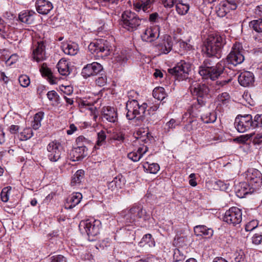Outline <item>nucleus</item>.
<instances>
[{"mask_svg":"<svg viewBox=\"0 0 262 262\" xmlns=\"http://www.w3.org/2000/svg\"><path fill=\"white\" fill-rule=\"evenodd\" d=\"M147 105L144 103L139 105L136 100H129L126 102V108L127 111L126 118L128 120L135 119L139 122H142L146 117V109Z\"/></svg>","mask_w":262,"mask_h":262,"instance_id":"nucleus-3","label":"nucleus"},{"mask_svg":"<svg viewBox=\"0 0 262 262\" xmlns=\"http://www.w3.org/2000/svg\"><path fill=\"white\" fill-rule=\"evenodd\" d=\"M148 150V148L146 145H143L139 147L137 151H134L128 154L127 157L134 162L139 161L140 159Z\"/></svg>","mask_w":262,"mask_h":262,"instance_id":"nucleus-23","label":"nucleus"},{"mask_svg":"<svg viewBox=\"0 0 262 262\" xmlns=\"http://www.w3.org/2000/svg\"><path fill=\"white\" fill-rule=\"evenodd\" d=\"M116 60L120 63H125L127 60L126 52L121 51L119 54L116 56Z\"/></svg>","mask_w":262,"mask_h":262,"instance_id":"nucleus-52","label":"nucleus"},{"mask_svg":"<svg viewBox=\"0 0 262 262\" xmlns=\"http://www.w3.org/2000/svg\"><path fill=\"white\" fill-rule=\"evenodd\" d=\"M106 135L105 132L101 131L97 134V141L95 146V148H98L105 142Z\"/></svg>","mask_w":262,"mask_h":262,"instance_id":"nucleus-45","label":"nucleus"},{"mask_svg":"<svg viewBox=\"0 0 262 262\" xmlns=\"http://www.w3.org/2000/svg\"><path fill=\"white\" fill-rule=\"evenodd\" d=\"M56 67L59 73L63 76H67L71 72V69L69 67V63L65 59H60Z\"/></svg>","mask_w":262,"mask_h":262,"instance_id":"nucleus-30","label":"nucleus"},{"mask_svg":"<svg viewBox=\"0 0 262 262\" xmlns=\"http://www.w3.org/2000/svg\"><path fill=\"white\" fill-rule=\"evenodd\" d=\"M154 2L155 0H140L134 3L133 6L136 11H139L142 9L144 12H146Z\"/></svg>","mask_w":262,"mask_h":262,"instance_id":"nucleus-29","label":"nucleus"},{"mask_svg":"<svg viewBox=\"0 0 262 262\" xmlns=\"http://www.w3.org/2000/svg\"><path fill=\"white\" fill-rule=\"evenodd\" d=\"M224 2H226L230 8L235 10L237 9L238 5L239 4L241 0H225Z\"/></svg>","mask_w":262,"mask_h":262,"instance_id":"nucleus-55","label":"nucleus"},{"mask_svg":"<svg viewBox=\"0 0 262 262\" xmlns=\"http://www.w3.org/2000/svg\"><path fill=\"white\" fill-rule=\"evenodd\" d=\"M189 89L192 95L197 97V99L200 98L205 100L209 92V89L206 85L196 82H193L190 86Z\"/></svg>","mask_w":262,"mask_h":262,"instance_id":"nucleus-13","label":"nucleus"},{"mask_svg":"<svg viewBox=\"0 0 262 262\" xmlns=\"http://www.w3.org/2000/svg\"><path fill=\"white\" fill-rule=\"evenodd\" d=\"M239 84L243 86H249L253 85L254 77L252 73L249 71L242 72L238 77Z\"/></svg>","mask_w":262,"mask_h":262,"instance_id":"nucleus-18","label":"nucleus"},{"mask_svg":"<svg viewBox=\"0 0 262 262\" xmlns=\"http://www.w3.org/2000/svg\"><path fill=\"white\" fill-rule=\"evenodd\" d=\"M178 45L181 48V51H187L190 50L192 49L191 45L184 41H179Z\"/></svg>","mask_w":262,"mask_h":262,"instance_id":"nucleus-53","label":"nucleus"},{"mask_svg":"<svg viewBox=\"0 0 262 262\" xmlns=\"http://www.w3.org/2000/svg\"><path fill=\"white\" fill-rule=\"evenodd\" d=\"M254 128L262 127V114L256 115L253 119Z\"/></svg>","mask_w":262,"mask_h":262,"instance_id":"nucleus-50","label":"nucleus"},{"mask_svg":"<svg viewBox=\"0 0 262 262\" xmlns=\"http://www.w3.org/2000/svg\"><path fill=\"white\" fill-rule=\"evenodd\" d=\"M89 49L93 53L100 54L99 56H106L110 54L112 46L106 39H99L95 42H91L89 46Z\"/></svg>","mask_w":262,"mask_h":262,"instance_id":"nucleus-8","label":"nucleus"},{"mask_svg":"<svg viewBox=\"0 0 262 262\" xmlns=\"http://www.w3.org/2000/svg\"><path fill=\"white\" fill-rule=\"evenodd\" d=\"M248 185L246 182L240 183L236 186L235 191L236 195L239 198H244L249 193L248 189Z\"/></svg>","mask_w":262,"mask_h":262,"instance_id":"nucleus-33","label":"nucleus"},{"mask_svg":"<svg viewBox=\"0 0 262 262\" xmlns=\"http://www.w3.org/2000/svg\"><path fill=\"white\" fill-rule=\"evenodd\" d=\"M200 116L202 120L205 123H213L216 119V113L214 112H210L208 111L207 108Z\"/></svg>","mask_w":262,"mask_h":262,"instance_id":"nucleus-32","label":"nucleus"},{"mask_svg":"<svg viewBox=\"0 0 262 262\" xmlns=\"http://www.w3.org/2000/svg\"><path fill=\"white\" fill-rule=\"evenodd\" d=\"M231 10H234L230 8L229 5L224 2L220 3L216 7V13L217 15L221 17H223L226 16V15L228 13L230 12Z\"/></svg>","mask_w":262,"mask_h":262,"instance_id":"nucleus-31","label":"nucleus"},{"mask_svg":"<svg viewBox=\"0 0 262 262\" xmlns=\"http://www.w3.org/2000/svg\"><path fill=\"white\" fill-rule=\"evenodd\" d=\"M244 52V50L242 43L236 42L233 45L230 53L227 56V61L235 66L242 63L245 59Z\"/></svg>","mask_w":262,"mask_h":262,"instance_id":"nucleus-7","label":"nucleus"},{"mask_svg":"<svg viewBox=\"0 0 262 262\" xmlns=\"http://www.w3.org/2000/svg\"><path fill=\"white\" fill-rule=\"evenodd\" d=\"M43 113L38 112L34 116V120L32 122V126L34 129H38L41 126V121L42 119Z\"/></svg>","mask_w":262,"mask_h":262,"instance_id":"nucleus-42","label":"nucleus"},{"mask_svg":"<svg viewBox=\"0 0 262 262\" xmlns=\"http://www.w3.org/2000/svg\"><path fill=\"white\" fill-rule=\"evenodd\" d=\"M194 232L196 236H204L206 238H210L213 234V230L204 225L195 226Z\"/></svg>","mask_w":262,"mask_h":262,"instance_id":"nucleus-25","label":"nucleus"},{"mask_svg":"<svg viewBox=\"0 0 262 262\" xmlns=\"http://www.w3.org/2000/svg\"><path fill=\"white\" fill-rule=\"evenodd\" d=\"M120 23L121 26L129 32L137 30L141 24L142 20L137 14L130 11H125L122 14Z\"/></svg>","mask_w":262,"mask_h":262,"instance_id":"nucleus-4","label":"nucleus"},{"mask_svg":"<svg viewBox=\"0 0 262 262\" xmlns=\"http://www.w3.org/2000/svg\"><path fill=\"white\" fill-rule=\"evenodd\" d=\"M40 71L43 76L47 77L51 84L55 83V80L54 79V77L50 69L47 67V64L43 63L40 69Z\"/></svg>","mask_w":262,"mask_h":262,"instance_id":"nucleus-35","label":"nucleus"},{"mask_svg":"<svg viewBox=\"0 0 262 262\" xmlns=\"http://www.w3.org/2000/svg\"><path fill=\"white\" fill-rule=\"evenodd\" d=\"M102 118L106 121L114 123L117 120V113L114 107L107 106L103 107Z\"/></svg>","mask_w":262,"mask_h":262,"instance_id":"nucleus-19","label":"nucleus"},{"mask_svg":"<svg viewBox=\"0 0 262 262\" xmlns=\"http://www.w3.org/2000/svg\"><path fill=\"white\" fill-rule=\"evenodd\" d=\"M86 147L83 145L75 148L71 152V155L74 158L73 161H78L82 159L86 156Z\"/></svg>","mask_w":262,"mask_h":262,"instance_id":"nucleus-26","label":"nucleus"},{"mask_svg":"<svg viewBox=\"0 0 262 262\" xmlns=\"http://www.w3.org/2000/svg\"><path fill=\"white\" fill-rule=\"evenodd\" d=\"M98 75L99 76L96 79V84L99 86L105 85L107 82V77L104 71H103L102 73H100Z\"/></svg>","mask_w":262,"mask_h":262,"instance_id":"nucleus-46","label":"nucleus"},{"mask_svg":"<svg viewBox=\"0 0 262 262\" xmlns=\"http://www.w3.org/2000/svg\"><path fill=\"white\" fill-rule=\"evenodd\" d=\"M47 157L53 162L58 161L64 154L61 143L56 140L50 142L47 146Z\"/></svg>","mask_w":262,"mask_h":262,"instance_id":"nucleus-9","label":"nucleus"},{"mask_svg":"<svg viewBox=\"0 0 262 262\" xmlns=\"http://www.w3.org/2000/svg\"><path fill=\"white\" fill-rule=\"evenodd\" d=\"M160 34V28L158 26L147 28L141 35L143 41L151 42L158 38Z\"/></svg>","mask_w":262,"mask_h":262,"instance_id":"nucleus-16","label":"nucleus"},{"mask_svg":"<svg viewBox=\"0 0 262 262\" xmlns=\"http://www.w3.org/2000/svg\"><path fill=\"white\" fill-rule=\"evenodd\" d=\"M11 187H6L4 188L1 193V200L4 202H7L9 200V196Z\"/></svg>","mask_w":262,"mask_h":262,"instance_id":"nucleus-47","label":"nucleus"},{"mask_svg":"<svg viewBox=\"0 0 262 262\" xmlns=\"http://www.w3.org/2000/svg\"><path fill=\"white\" fill-rule=\"evenodd\" d=\"M165 7L171 8L176 3L177 0H161Z\"/></svg>","mask_w":262,"mask_h":262,"instance_id":"nucleus-60","label":"nucleus"},{"mask_svg":"<svg viewBox=\"0 0 262 262\" xmlns=\"http://www.w3.org/2000/svg\"><path fill=\"white\" fill-rule=\"evenodd\" d=\"M47 97L50 101H55L57 98L58 94L54 91H51L48 92Z\"/></svg>","mask_w":262,"mask_h":262,"instance_id":"nucleus-59","label":"nucleus"},{"mask_svg":"<svg viewBox=\"0 0 262 262\" xmlns=\"http://www.w3.org/2000/svg\"><path fill=\"white\" fill-rule=\"evenodd\" d=\"M103 71V68L100 63L94 62L85 66L82 70L81 74L83 77L87 78L102 73Z\"/></svg>","mask_w":262,"mask_h":262,"instance_id":"nucleus-14","label":"nucleus"},{"mask_svg":"<svg viewBox=\"0 0 262 262\" xmlns=\"http://www.w3.org/2000/svg\"><path fill=\"white\" fill-rule=\"evenodd\" d=\"M125 178L122 174H118L113 180L107 183V187L111 191H116L122 188L125 184Z\"/></svg>","mask_w":262,"mask_h":262,"instance_id":"nucleus-20","label":"nucleus"},{"mask_svg":"<svg viewBox=\"0 0 262 262\" xmlns=\"http://www.w3.org/2000/svg\"><path fill=\"white\" fill-rule=\"evenodd\" d=\"M247 179L250 185L255 187L262 183L261 173L256 169H250L247 171Z\"/></svg>","mask_w":262,"mask_h":262,"instance_id":"nucleus-15","label":"nucleus"},{"mask_svg":"<svg viewBox=\"0 0 262 262\" xmlns=\"http://www.w3.org/2000/svg\"><path fill=\"white\" fill-rule=\"evenodd\" d=\"M139 245L140 247H152L155 246V242L150 234H146L143 236Z\"/></svg>","mask_w":262,"mask_h":262,"instance_id":"nucleus-34","label":"nucleus"},{"mask_svg":"<svg viewBox=\"0 0 262 262\" xmlns=\"http://www.w3.org/2000/svg\"><path fill=\"white\" fill-rule=\"evenodd\" d=\"M62 49L63 52L67 55L74 56L77 54L79 51L78 44L74 42H69L63 43Z\"/></svg>","mask_w":262,"mask_h":262,"instance_id":"nucleus-27","label":"nucleus"},{"mask_svg":"<svg viewBox=\"0 0 262 262\" xmlns=\"http://www.w3.org/2000/svg\"><path fill=\"white\" fill-rule=\"evenodd\" d=\"M230 101V96L227 93H223L219 94L216 99V103L217 105H227Z\"/></svg>","mask_w":262,"mask_h":262,"instance_id":"nucleus-37","label":"nucleus"},{"mask_svg":"<svg viewBox=\"0 0 262 262\" xmlns=\"http://www.w3.org/2000/svg\"><path fill=\"white\" fill-rule=\"evenodd\" d=\"M252 134H247L241 135L239 137H237L234 139L235 141H237L240 143H245L251 137H252Z\"/></svg>","mask_w":262,"mask_h":262,"instance_id":"nucleus-54","label":"nucleus"},{"mask_svg":"<svg viewBox=\"0 0 262 262\" xmlns=\"http://www.w3.org/2000/svg\"><path fill=\"white\" fill-rule=\"evenodd\" d=\"M258 222L257 220H252L248 222L245 226V230L247 231H251L257 227Z\"/></svg>","mask_w":262,"mask_h":262,"instance_id":"nucleus-51","label":"nucleus"},{"mask_svg":"<svg viewBox=\"0 0 262 262\" xmlns=\"http://www.w3.org/2000/svg\"><path fill=\"white\" fill-rule=\"evenodd\" d=\"M172 47V41L169 36H165L162 42L158 45L159 49L163 54L168 53L171 50Z\"/></svg>","mask_w":262,"mask_h":262,"instance_id":"nucleus-28","label":"nucleus"},{"mask_svg":"<svg viewBox=\"0 0 262 262\" xmlns=\"http://www.w3.org/2000/svg\"><path fill=\"white\" fill-rule=\"evenodd\" d=\"M225 70V61L222 60L215 66H212L211 60L209 59L204 60L202 66L200 67L199 74L204 79L215 80L223 73Z\"/></svg>","mask_w":262,"mask_h":262,"instance_id":"nucleus-2","label":"nucleus"},{"mask_svg":"<svg viewBox=\"0 0 262 262\" xmlns=\"http://www.w3.org/2000/svg\"><path fill=\"white\" fill-rule=\"evenodd\" d=\"M250 27L258 33H262V18L253 20L249 23Z\"/></svg>","mask_w":262,"mask_h":262,"instance_id":"nucleus-43","label":"nucleus"},{"mask_svg":"<svg viewBox=\"0 0 262 262\" xmlns=\"http://www.w3.org/2000/svg\"><path fill=\"white\" fill-rule=\"evenodd\" d=\"M45 46L42 42H38L33 51V58L39 62L45 59Z\"/></svg>","mask_w":262,"mask_h":262,"instance_id":"nucleus-21","label":"nucleus"},{"mask_svg":"<svg viewBox=\"0 0 262 262\" xmlns=\"http://www.w3.org/2000/svg\"><path fill=\"white\" fill-rule=\"evenodd\" d=\"M19 82L23 87H27L30 83L29 77L26 75H21L18 78Z\"/></svg>","mask_w":262,"mask_h":262,"instance_id":"nucleus-48","label":"nucleus"},{"mask_svg":"<svg viewBox=\"0 0 262 262\" xmlns=\"http://www.w3.org/2000/svg\"><path fill=\"white\" fill-rule=\"evenodd\" d=\"M101 227V223L99 220H94L81 221L79 228L81 231H85L90 241H94V237L98 235Z\"/></svg>","mask_w":262,"mask_h":262,"instance_id":"nucleus-5","label":"nucleus"},{"mask_svg":"<svg viewBox=\"0 0 262 262\" xmlns=\"http://www.w3.org/2000/svg\"><path fill=\"white\" fill-rule=\"evenodd\" d=\"M9 28L6 26H0V34L1 37L4 39L9 38V34L8 33Z\"/></svg>","mask_w":262,"mask_h":262,"instance_id":"nucleus-56","label":"nucleus"},{"mask_svg":"<svg viewBox=\"0 0 262 262\" xmlns=\"http://www.w3.org/2000/svg\"><path fill=\"white\" fill-rule=\"evenodd\" d=\"M205 104L206 100L198 98L196 101L192 105L190 113L192 115L199 116L198 113H201L202 114L206 111Z\"/></svg>","mask_w":262,"mask_h":262,"instance_id":"nucleus-24","label":"nucleus"},{"mask_svg":"<svg viewBox=\"0 0 262 262\" xmlns=\"http://www.w3.org/2000/svg\"><path fill=\"white\" fill-rule=\"evenodd\" d=\"M226 44V36L219 33L209 34L205 41L206 54L208 57L221 56L222 50Z\"/></svg>","mask_w":262,"mask_h":262,"instance_id":"nucleus-1","label":"nucleus"},{"mask_svg":"<svg viewBox=\"0 0 262 262\" xmlns=\"http://www.w3.org/2000/svg\"><path fill=\"white\" fill-rule=\"evenodd\" d=\"M234 125L237 130L239 133H244L251 128H254L251 115L237 116L235 119Z\"/></svg>","mask_w":262,"mask_h":262,"instance_id":"nucleus-11","label":"nucleus"},{"mask_svg":"<svg viewBox=\"0 0 262 262\" xmlns=\"http://www.w3.org/2000/svg\"><path fill=\"white\" fill-rule=\"evenodd\" d=\"M84 171L83 170H78L72 177L71 180V185L72 186H76L81 182L82 180L83 179Z\"/></svg>","mask_w":262,"mask_h":262,"instance_id":"nucleus-38","label":"nucleus"},{"mask_svg":"<svg viewBox=\"0 0 262 262\" xmlns=\"http://www.w3.org/2000/svg\"><path fill=\"white\" fill-rule=\"evenodd\" d=\"M173 257L176 261H181L185 259V256L183 254H181L179 249L175 250Z\"/></svg>","mask_w":262,"mask_h":262,"instance_id":"nucleus-57","label":"nucleus"},{"mask_svg":"<svg viewBox=\"0 0 262 262\" xmlns=\"http://www.w3.org/2000/svg\"><path fill=\"white\" fill-rule=\"evenodd\" d=\"M187 237L186 236L178 237L177 238H174V242L177 244H179L180 246H183V245H186L185 242L186 241Z\"/></svg>","mask_w":262,"mask_h":262,"instance_id":"nucleus-61","label":"nucleus"},{"mask_svg":"<svg viewBox=\"0 0 262 262\" xmlns=\"http://www.w3.org/2000/svg\"><path fill=\"white\" fill-rule=\"evenodd\" d=\"M176 11L180 15H183L187 13L189 9V5L181 2H178L176 5Z\"/></svg>","mask_w":262,"mask_h":262,"instance_id":"nucleus-41","label":"nucleus"},{"mask_svg":"<svg viewBox=\"0 0 262 262\" xmlns=\"http://www.w3.org/2000/svg\"><path fill=\"white\" fill-rule=\"evenodd\" d=\"M152 95L155 98L162 101L166 97V94L163 88L158 87L153 90Z\"/></svg>","mask_w":262,"mask_h":262,"instance_id":"nucleus-39","label":"nucleus"},{"mask_svg":"<svg viewBox=\"0 0 262 262\" xmlns=\"http://www.w3.org/2000/svg\"><path fill=\"white\" fill-rule=\"evenodd\" d=\"M143 167L145 171L152 174L157 173L160 170V166L156 163L149 164L146 162L143 164Z\"/></svg>","mask_w":262,"mask_h":262,"instance_id":"nucleus-36","label":"nucleus"},{"mask_svg":"<svg viewBox=\"0 0 262 262\" xmlns=\"http://www.w3.org/2000/svg\"><path fill=\"white\" fill-rule=\"evenodd\" d=\"M35 7L38 13L42 15L48 14L52 10V4L47 0H36Z\"/></svg>","mask_w":262,"mask_h":262,"instance_id":"nucleus-17","label":"nucleus"},{"mask_svg":"<svg viewBox=\"0 0 262 262\" xmlns=\"http://www.w3.org/2000/svg\"><path fill=\"white\" fill-rule=\"evenodd\" d=\"M19 129V127L18 125H12L9 128V132L13 134H16Z\"/></svg>","mask_w":262,"mask_h":262,"instance_id":"nucleus-64","label":"nucleus"},{"mask_svg":"<svg viewBox=\"0 0 262 262\" xmlns=\"http://www.w3.org/2000/svg\"><path fill=\"white\" fill-rule=\"evenodd\" d=\"M223 221L233 226L239 225L242 221V211L241 209L236 207L230 208L225 212Z\"/></svg>","mask_w":262,"mask_h":262,"instance_id":"nucleus-10","label":"nucleus"},{"mask_svg":"<svg viewBox=\"0 0 262 262\" xmlns=\"http://www.w3.org/2000/svg\"><path fill=\"white\" fill-rule=\"evenodd\" d=\"M191 65L184 60H181L173 68L168 69V73L178 80H183L188 77Z\"/></svg>","mask_w":262,"mask_h":262,"instance_id":"nucleus-6","label":"nucleus"},{"mask_svg":"<svg viewBox=\"0 0 262 262\" xmlns=\"http://www.w3.org/2000/svg\"><path fill=\"white\" fill-rule=\"evenodd\" d=\"M18 18L21 22L27 24H31L33 20L32 15L27 11L20 12Z\"/></svg>","mask_w":262,"mask_h":262,"instance_id":"nucleus-40","label":"nucleus"},{"mask_svg":"<svg viewBox=\"0 0 262 262\" xmlns=\"http://www.w3.org/2000/svg\"><path fill=\"white\" fill-rule=\"evenodd\" d=\"M82 198L81 193L79 192L73 193L66 200L65 207L67 209H72L81 201Z\"/></svg>","mask_w":262,"mask_h":262,"instance_id":"nucleus-22","label":"nucleus"},{"mask_svg":"<svg viewBox=\"0 0 262 262\" xmlns=\"http://www.w3.org/2000/svg\"><path fill=\"white\" fill-rule=\"evenodd\" d=\"M33 136V131L30 128H25L19 136V139L21 141H26L30 139Z\"/></svg>","mask_w":262,"mask_h":262,"instance_id":"nucleus-44","label":"nucleus"},{"mask_svg":"<svg viewBox=\"0 0 262 262\" xmlns=\"http://www.w3.org/2000/svg\"><path fill=\"white\" fill-rule=\"evenodd\" d=\"M255 144H259L262 142V133L257 134L253 139Z\"/></svg>","mask_w":262,"mask_h":262,"instance_id":"nucleus-63","label":"nucleus"},{"mask_svg":"<svg viewBox=\"0 0 262 262\" xmlns=\"http://www.w3.org/2000/svg\"><path fill=\"white\" fill-rule=\"evenodd\" d=\"M51 258L52 262H66V258L61 255L53 256Z\"/></svg>","mask_w":262,"mask_h":262,"instance_id":"nucleus-58","label":"nucleus"},{"mask_svg":"<svg viewBox=\"0 0 262 262\" xmlns=\"http://www.w3.org/2000/svg\"><path fill=\"white\" fill-rule=\"evenodd\" d=\"M125 217L127 220L129 221V223H133L140 219L146 220L148 215L145 210L143 209L142 207L134 206L128 210L127 213L125 215Z\"/></svg>","mask_w":262,"mask_h":262,"instance_id":"nucleus-12","label":"nucleus"},{"mask_svg":"<svg viewBox=\"0 0 262 262\" xmlns=\"http://www.w3.org/2000/svg\"><path fill=\"white\" fill-rule=\"evenodd\" d=\"M198 125V122L196 120H193L187 124L185 126V128L189 132H192L197 129Z\"/></svg>","mask_w":262,"mask_h":262,"instance_id":"nucleus-49","label":"nucleus"},{"mask_svg":"<svg viewBox=\"0 0 262 262\" xmlns=\"http://www.w3.org/2000/svg\"><path fill=\"white\" fill-rule=\"evenodd\" d=\"M113 138L115 140L123 142L124 140V135L122 133H119L115 134L113 136Z\"/></svg>","mask_w":262,"mask_h":262,"instance_id":"nucleus-62","label":"nucleus"}]
</instances>
